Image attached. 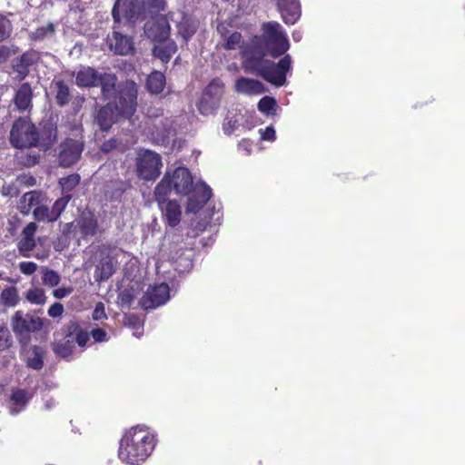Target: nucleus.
I'll return each mask as SVG.
<instances>
[{
  "instance_id": "obj_1",
  "label": "nucleus",
  "mask_w": 465,
  "mask_h": 465,
  "mask_svg": "<svg viewBox=\"0 0 465 465\" xmlns=\"http://www.w3.org/2000/svg\"><path fill=\"white\" fill-rule=\"evenodd\" d=\"M289 48L287 35L279 23L263 24L262 35L242 46V66L247 72L260 75L272 84L282 86L286 83L287 73L292 69L291 56L286 54L277 64L264 57L267 54L277 57Z\"/></svg>"
},
{
  "instance_id": "obj_2",
  "label": "nucleus",
  "mask_w": 465,
  "mask_h": 465,
  "mask_svg": "<svg viewBox=\"0 0 465 465\" xmlns=\"http://www.w3.org/2000/svg\"><path fill=\"white\" fill-rule=\"evenodd\" d=\"M172 190L178 195H187L193 190L187 202L188 213L199 212L212 197V190L205 183L199 182L193 186L192 174L185 167L165 173L154 191L156 201L161 203Z\"/></svg>"
},
{
  "instance_id": "obj_3",
  "label": "nucleus",
  "mask_w": 465,
  "mask_h": 465,
  "mask_svg": "<svg viewBox=\"0 0 465 465\" xmlns=\"http://www.w3.org/2000/svg\"><path fill=\"white\" fill-rule=\"evenodd\" d=\"M156 445V435L144 425L127 430L120 442L118 457L126 465H141L152 454Z\"/></svg>"
},
{
  "instance_id": "obj_4",
  "label": "nucleus",
  "mask_w": 465,
  "mask_h": 465,
  "mask_svg": "<svg viewBox=\"0 0 465 465\" xmlns=\"http://www.w3.org/2000/svg\"><path fill=\"white\" fill-rule=\"evenodd\" d=\"M117 102L114 105L108 104L97 114L96 120L103 131H107L119 116L130 118L137 106V84L134 81H126L119 86Z\"/></svg>"
},
{
  "instance_id": "obj_5",
  "label": "nucleus",
  "mask_w": 465,
  "mask_h": 465,
  "mask_svg": "<svg viewBox=\"0 0 465 465\" xmlns=\"http://www.w3.org/2000/svg\"><path fill=\"white\" fill-rule=\"evenodd\" d=\"M146 8L163 9V0H117L112 14L115 22H119L122 16L134 20Z\"/></svg>"
},
{
  "instance_id": "obj_6",
  "label": "nucleus",
  "mask_w": 465,
  "mask_h": 465,
  "mask_svg": "<svg viewBox=\"0 0 465 465\" xmlns=\"http://www.w3.org/2000/svg\"><path fill=\"white\" fill-rule=\"evenodd\" d=\"M37 141L35 126L27 118H19L14 123L10 132V142L15 147H32Z\"/></svg>"
},
{
  "instance_id": "obj_7",
  "label": "nucleus",
  "mask_w": 465,
  "mask_h": 465,
  "mask_svg": "<svg viewBox=\"0 0 465 465\" xmlns=\"http://www.w3.org/2000/svg\"><path fill=\"white\" fill-rule=\"evenodd\" d=\"M224 92L223 83L219 79L213 80L204 89L197 104L198 110L203 115L214 114L220 106Z\"/></svg>"
},
{
  "instance_id": "obj_8",
  "label": "nucleus",
  "mask_w": 465,
  "mask_h": 465,
  "mask_svg": "<svg viewBox=\"0 0 465 465\" xmlns=\"http://www.w3.org/2000/svg\"><path fill=\"white\" fill-rule=\"evenodd\" d=\"M97 232V222L94 215L90 212H83L74 223H66L63 232L68 237L76 239L79 242L80 237L94 236Z\"/></svg>"
},
{
  "instance_id": "obj_9",
  "label": "nucleus",
  "mask_w": 465,
  "mask_h": 465,
  "mask_svg": "<svg viewBox=\"0 0 465 465\" xmlns=\"http://www.w3.org/2000/svg\"><path fill=\"white\" fill-rule=\"evenodd\" d=\"M11 327L17 338L24 339L29 333L41 330L43 320L40 317L17 311L11 318Z\"/></svg>"
},
{
  "instance_id": "obj_10",
  "label": "nucleus",
  "mask_w": 465,
  "mask_h": 465,
  "mask_svg": "<svg viewBox=\"0 0 465 465\" xmlns=\"http://www.w3.org/2000/svg\"><path fill=\"white\" fill-rule=\"evenodd\" d=\"M162 161L158 153L144 151L139 154L137 160V172L140 178L144 180L155 179L161 172Z\"/></svg>"
},
{
  "instance_id": "obj_11",
  "label": "nucleus",
  "mask_w": 465,
  "mask_h": 465,
  "mask_svg": "<svg viewBox=\"0 0 465 465\" xmlns=\"http://www.w3.org/2000/svg\"><path fill=\"white\" fill-rule=\"evenodd\" d=\"M170 299V288L166 283L150 286L141 299L140 304L145 309H154L163 305Z\"/></svg>"
},
{
  "instance_id": "obj_12",
  "label": "nucleus",
  "mask_w": 465,
  "mask_h": 465,
  "mask_svg": "<svg viewBox=\"0 0 465 465\" xmlns=\"http://www.w3.org/2000/svg\"><path fill=\"white\" fill-rule=\"evenodd\" d=\"M170 26L163 15H156L144 25V34L151 40L161 43L168 39Z\"/></svg>"
},
{
  "instance_id": "obj_13",
  "label": "nucleus",
  "mask_w": 465,
  "mask_h": 465,
  "mask_svg": "<svg viewBox=\"0 0 465 465\" xmlns=\"http://www.w3.org/2000/svg\"><path fill=\"white\" fill-rule=\"evenodd\" d=\"M84 144L78 140L67 139L61 144L59 163L64 167L75 163L83 152Z\"/></svg>"
},
{
  "instance_id": "obj_14",
  "label": "nucleus",
  "mask_w": 465,
  "mask_h": 465,
  "mask_svg": "<svg viewBox=\"0 0 465 465\" xmlns=\"http://www.w3.org/2000/svg\"><path fill=\"white\" fill-rule=\"evenodd\" d=\"M107 45L111 51L119 55H128L134 49L133 39L116 31L107 36Z\"/></svg>"
},
{
  "instance_id": "obj_15",
  "label": "nucleus",
  "mask_w": 465,
  "mask_h": 465,
  "mask_svg": "<svg viewBox=\"0 0 465 465\" xmlns=\"http://www.w3.org/2000/svg\"><path fill=\"white\" fill-rule=\"evenodd\" d=\"M277 7L285 24L293 25L301 15V5L298 0H278Z\"/></svg>"
},
{
  "instance_id": "obj_16",
  "label": "nucleus",
  "mask_w": 465,
  "mask_h": 465,
  "mask_svg": "<svg viewBox=\"0 0 465 465\" xmlns=\"http://www.w3.org/2000/svg\"><path fill=\"white\" fill-rule=\"evenodd\" d=\"M114 272V264L113 259L109 256L107 250H101L94 275L95 281L102 282L107 280Z\"/></svg>"
},
{
  "instance_id": "obj_17",
  "label": "nucleus",
  "mask_w": 465,
  "mask_h": 465,
  "mask_svg": "<svg viewBox=\"0 0 465 465\" xmlns=\"http://www.w3.org/2000/svg\"><path fill=\"white\" fill-rule=\"evenodd\" d=\"M37 226L35 223H28L23 230L22 238L18 242L17 248L19 253L24 257H30V252L35 247V234Z\"/></svg>"
},
{
  "instance_id": "obj_18",
  "label": "nucleus",
  "mask_w": 465,
  "mask_h": 465,
  "mask_svg": "<svg viewBox=\"0 0 465 465\" xmlns=\"http://www.w3.org/2000/svg\"><path fill=\"white\" fill-rule=\"evenodd\" d=\"M163 218L168 225L174 227L179 224L182 216L181 206L175 200L166 201L165 198L158 203Z\"/></svg>"
},
{
  "instance_id": "obj_19",
  "label": "nucleus",
  "mask_w": 465,
  "mask_h": 465,
  "mask_svg": "<svg viewBox=\"0 0 465 465\" xmlns=\"http://www.w3.org/2000/svg\"><path fill=\"white\" fill-rule=\"evenodd\" d=\"M234 90L238 94L245 95H258L263 94L265 91L263 84L259 80L247 77L236 79Z\"/></svg>"
},
{
  "instance_id": "obj_20",
  "label": "nucleus",
  "mask_w": 465,
  "mask_h": 465,
  "mask_svg": "<svg viewBox=\"0 0 465 465\" xmlns=\"http://www.w3.org/2000/svg\"><path fill=\"white\" fill-rule=\"evenodd\" d=\"M45 350L40 346H30L25 350V360L26 366L40 370L44 366Z\"/></svg>"
},
{
  "instance_id": "obj_21",
  "label": "nucleus",
  "mask_w": 465,
  "mask_h": 465,
  "mask_svg": "<svg viewBox=\"0 0 465 465\" xmlns=\"http://www.w3.org/2000/svg\"><path fill=\"white\" fill-rule=\"evenodd\" d=\"M172 20L177 22L178 34L185 41L190 39L196 31L195 22L183 13L176 14V18H172Z\"/></svg>"
},
{
  "instance_id": "obj_22",
  "label": "nucleus",
  "mask_w": 465,
  "mask_h": 465,
  "mask_svg": "<svg viewBox=\"0 0 465 465\" xmlns=\"http://www.w3.org/2000/svg\"><path fill=\"white\" fill-rule=\"evenodd\" d=\"M100 75L92 67H83L76 73L75 83L81 87L95 86L98 84Z\"/></svg>"
},
{
  "instance_id": "obj_23",
  "label": "nucleus",
  "mask_w": 465,
  "mask_h": 465,
  "mask_svg": "<svg viewBox=\"0 0 465 465\" xmlns=\"http://www.w3.org/2000/svg\"><path fill=\"white\" fill-rule=\"evenodd\" d=\"M45 201V196L37 191L25 193L20 201L19 209L22 213L28 214L30 212Z\"/></svg>"
},
{
  "instance_id": "obj_24",
  "label": "nucleus",
  "mask_w": 465,
  "mask_h": 465,
  "mask_svg": "<svg viewBox=\"0 0 465 465\" xmlns=\"http://www.w3.org/2000/svg\"><path fill=\"white\" fill-rule=\"evenodd\" d=\"M74 348V335H70L67 330L65 331V336L62 339L55 338L54 344V351L56 355L62 358L69 357Z\"/></svg>"
},
{
  "instance_id": "obj_25",
  "label": "nucleus",
  "mask_w": 465,
  "mask_h": 465,
  "mask_svg": "<svg viewBox=\"0 0 465 465\" xmlns=\"http://www.w3.org/2000/svg\"><path fill=\"white\" fill-rule=\"evenodd\" d=\"M177 46L175 43L172 40H165L161 43H158L153 47V54L155 57L159 58L163 63H167L173 56V54L176 52Z\"/></svg>"
},
{
  "instance_id": "obj_26",
  "label": "nucleus",
  "mask_w": 465,
  "mask_h": 465,
  "mask_svg": "<svg viewBox=\"0 0 465 465\" xmlns=\"http://www.w3.org/2000/svg\"><path fill=\"white\" fill-rule=\"evenodd\" d=\"M15 104L20 111H25L31 106L32 104V89L28 84H23L16 91Z\"/></svg>"
},
{
  "instance_id": "obj_27",
  "label": "nucleus",
  "mask_w": 465,
  "mask_h": 465,
  "mask_svg": "<svg viewBox=\"0 0 465 465\" xmlns=\"http://www.w3.org/2000/svg\"><path fill=\"white\" fill-rule=\"evenodd\" d=\"M31 395L25 390L17 389L13 391L10 400L11 414L19 413L30 400Z\"/></svg>"
},
{
  "instance_id": "obj_28",
  "label": "nucleus",
  "mask_w": 465,
  "mask_h": 465,
  "mask_svg": "<svg viewBox=\"0 0 465 465\" xmlns=\"http://www.w3.org/2000/svg\"><path fill=\"white\" fill-rule=\"evenodd\" d=\"M20 301L18 290L15 286L5 288L0 293V304L7 307H15Z\"/></svg>"
},
{
  "instance_id": "obj_29",
  "label": "nucleus",
  "mask_w": 465,
  "mask_h": 465,
  "mask_svg": "<svg viewBox=\"0 0 465 465\" xmlns=\"http://www.w3.org/2000/svg\"><path fill=\"white\" fill-rule=\"evenodd\" d=\"M147 89L152 94H159L165 85V76L158 71L153 72L147 78Z\"/></svg>"
},
{
  "instance_id": "obj_30",
  "label": "nucleus",
  "mask_w": 465,
  "mask_h": 465,
  "mask_svg": "<svg viewBox=\"0 0 465 465\" xmlns=\"http://www.w3.org/2000/svg\"><path fill=\"white\" fill-rule=\"evenodd\" d=\"M116 81V76L113 74L100 75L98 84H101L102 93L105 98H110L114 94Z\"/></svg>"
},
{
  "instance_id": "obj_31",
  "label": "nucleus",
  "mask_w": 465,
  "mask_h": 465,
  "mask_svg": "<svg viewBox=\"0 0 465 465\" xmlns=\"http://www.w3.org/2000/svg\"><path fill=\"white\" fill-rule=\"evenodd\" d=\"M242 115L236 111H229L223 124V130L226 134H232L240 125Z\"/></svg>"
},
{
  "instance_id": "obj_32",
  "label": "nucleus",
  "mask_w": 465,
  "mask_h": 465,
  "mask_svg": "<svg viewBox=\"0 0 465 465\" xmlns=\"http://www.w3.org/2000/svg\"><path fill=\"white\" fill-rule=\"evenodd\" d=\"M66 328L70 335H74V344L77 343L80 347H84L89 341L88 333L80 329L75 322L69 323Z\"/></svg>"
},
{
  "instance_id": "obj_33",
  "label": "nucleus",
  "mask_w": 465,
  "mask_h": 465,
  "mask_svg": "<svg viewBox=\"0 0 465 465\" xmlns=\"http://www.w3.org/2000/svg\"><path fill=\"white\" fill-rule=\"evenodd\" d=\"M258 109L265 115H273L279 109V105L274 98L264 96L259 101Z\"/></svg>"
},
{
  "instance_id": "obj_34",
  "label": "nucleus",
  "mask_w": 465,
  "mask_h": 465,
  "mask_svg": "<svg viewBox=\"0 0 465 465\" xmlns=\"http://www.w3.org/2000/svg\"><path fill=\"white\" fill-rule=\"evenodd\" d=\"M80 182V176L76 173L63 177L59 180V184L62 189L64 195L69 194V193L78 185Z\"/></svg>"
},
{
  "instance_id": "obj_35",
  "label": "nucleus",
  "mask_w": 465,
  "mask_h": 465,
  "mask_svg": "<svg viewBox=\"0 0 465 465\" xmlns=\"http://www.w3.org/2000/svg\"><path fill=\"white\" fill-rule=\"evenodd\" d=\"M56 87V101L61 106L66 104L69 102L70 93L69 87L63 82L57 81L55 83Z\"/></svg>"
},
{
  "instance_id": "obj_36",
  "label": "nucleus",
  "mask_w": 465,
  "mask_h": 465,
  "mask_svg": "<svg viewBox=\"0 0 465 465\" xmlns=\"http://www.w3.org/2000/svg\"><path fill=\"white\" fill-rule=\"evenodd\" d=\"M26 300L33 304L41 305L46 301L45 291L40 288H33L27 291Z\"/></svg>"
},
{
  "instance_id": "obj_37",
  "label": "nucleus",
  "mask_w": 465,
  "mask_h": 465,
  "mask_svg": "<svg viewBox=\"0 0 465 465\" xmlns=\"http://www.w3.org/2000/svg\"><path fill=\"white\" fill-rule=\"evenodd\" d=\"M33 214L37 221L54 222L52 212L45 204L44 201L33 210Z\"/></svg>"
},
{
  "instance_id": "obj_38",
  "label": "nucleus",
  "mask_w": 465,
  "mask_h": 465,
  "mask_svg": "<svg viewBox=\"0 0 465 465\" xmlns=\"http://www.w3.org/2000/svg\"><path fill=\"white\" fill-rule=\"evenodd\" d=\"M71 200V195L66 194L63 195L60 199L56 200L53 205V208L51 210L52 212V218L57 220V218L60 216L64 209L66 207L67 203Z\"/></svg>"
},
{
  "instance_id": "obj_39",
  "label": "nucleus",
  "mask_w": 465,
  "mask_h": 465,
  "mask_svg": "<svg viewBox=\"0 0 465 465\" xmlns=\"http://www.w3.org/2000/svg\"><path fill=\"white\" fill-rule=\"evenodd\" d=\"M60 282V275L54 270L48 268L43 269V283L45 285L54 287Z\"/></svg>"
},
{
  "instance_id": "obj_40",
  "label": "nucleus",
  "mask_w": 465,
  "mask_h": 465,
  "mask_svg": "<svg viewBox=\"0 0 465 465\" xmlns=\"http://www.w3.org/2000/svg\"><path fill=\"white\" fill-rule=\"evenodd\" d=\"M12 345L10 331L5 323H0V351L7 350Z\"/></svg>"
},
{
  "instance_id": "obj_41",
  "label": "nucleus",
  "mask_w": 465,
  "mask_h": 465,
  "mask_svg": "<svg viewBox=\"0 0 465 465\" xmlns=\"http://www.w3.org/2000/svg\"><path fill=\"white\" fill-rule=\"evenodd\" d=\"M54 34V26L52 24H49L45 26H42L37 28L35 31L31 33V37L34 40H43L45 38H48L52 36Z\"/></svg>"
},
{
  "instance_id": "obj_42",
  "label": "nucleus",
  "mask_w": 465,
  "mask_h": 465,
  "mask_svg": "<svg viewBox=\"0 0 465 465\" xmlns=\"http://www.w3.org/2000/svg\"><path fill=\"white\" fill-rule=\"evenodd\" d=\"M12 31L11 22L4 15H0V42L6 39Z\"/></svg>"
},
{
  "instance_id": "obj_43",
  "label": "nucleus",
  "mask_w": 465,
  "mask_h": 465,
  "mask_svg": "<svg viewBox=\"0 0 465 465\" xmlns=\"http://www.w3.org/2000/svg\"><path fill=\"white\" fill-rule=\"evenodd\" d=\"M242 43V35L241 34L235 32L232 33L226 40L224 44V48L227 50H235L236 48L241 46Z\"/></svg>"
},
{
  "instance_id": "obj_44",
  "label": "nucleus",
  "mask_w": 465,
  "mask_h": 465,
  "mask_svg": "<svg viewBox=\"0 0 465 465\" xmlns=\"http://www.w3.org/2000/svg\"><path fill=\"white\" fill-rule=\"evenodd\" d=\"M18 267L25 275H32L38 268L37 264L34 262H21Z\"/></svg>"
},
{
  "instance_id": "obj_45",
  "label": "nucleus",
  "mask_w": 465,
  "mask_h": 465,
  "mask_svg": "<svg viewBox=\"0 0 465 465\" xmlns=\"http://www.w3.org/2000/svg\"><path fill=\"white\" fill-rule=\"evenodd\" d=\"M261 139L262 141L273 142L276 139L275 130L272 126H268L264 130H260Z\"/></svg>"
},
{
  "instance_id": "obj_46",
  "label": "nucleus",
  "mask_w": 465,
  "mask_h": 465,
  "mask_svg": "<svg viewBox=\"0 0 465 465\" xmlns=\"http://www.w3.org/2000/svg\"><path fill=\"white\" fill-rule=\"evenodd\" d=\"M93 319L94 321H101V320L106 319L104 304L103 302H98L95 305V308L93 312Z\"/></svg>"
},
{
  "instance_id": "obj_47",
  "label": "nucleus",
  "mask_w": 465,
  "mask_h": 465,
  "mask_svg": "<svg viewBox=\"0 0 465 465\" xmlns=\"http://www.w3.org/2000/svg\"><path fill=\"white\" fill-rule=\"evenodd\" d=\"M73 291H74V289L71 286H67V287L63 286V287L55 289L53 292V295L56 299H63V298L70 295L73 292Z\"/></svg>"
},
{
  "instance_id": "obj_48",
  "label": "nucleus",
  "mask_w": 465,
  "mask_h": 465,
  "mask_svg": "<svg viewBox=\"0 0 465 465\" xmlns=\"http://www.w3.org/2000/svg\"><path fill=\"white\" fill-rule=\"evenodd\" d=\"M64 312V306L60 302L54 303L48 310V315L52 318L60 317Z\"/></svg>"
},
{
  "instance_id": "obj_49",
  "label": "nucleus",
  "mask_w": 465,
  "mask_h": 465,
  "mask_svg": "<svg viewBox=\"0 0 465 465\" xmlns=\"http://www.w3.org/2000/svg\"><path fill=\"white\" fill-rule=\"evenodd\" d=\"M91 335L96 342L107 341V334L103 329H94Z\"/></svg>"
},
{
  "instance_id": "obj_50",
  "label": "nucleus",
  "mask_w": 465,
  "mask_h": 465,
  "mask_svg": "<svg viewBox=\"0 0 465 465\" xmlns=\"http://www.w3.org/2000/svg\"><path fill=\"white\" fill-rule=\"evenodd\" d=\"M252 146L253 143L252 141L248 139H242L238 144V149L244 152L246 154H250L252 153Z\"/></svg>"
},
{
  "instance_id": "obj_51",
  "label": "nucleus",
  "mask_w": 465,
  "mask_h": 465,
  "mask_svg": "<svg viewBox=\"0 0 465 465\" xmlns=\"http://www.w3.org/2000/svg\"><path fill=\"white\" fill-rule=\"evenodd\" d=\"M158 124H163V130H160L158 131V137H157V140L158 142H164L165 140V137L167 136V134H169V131H170V126L163 124V119H160L158 121Z\"/></svg>"
},
{
  "instance_id": "obj_52",
  "label": "nucleus",
  "mask_w": 465,
  "mask_h": 465,
  "mask_svg": "<svg viewBox=\"0 0 465 465\" xmlns=\"http://www.w3.org/2000/svg\"><path fill=\"white\" fill-rule=\"evenodd\" d=\"M15 70L17 72L21 78H24L28 74V68L26 64H24L20 61L15 64Z\"/></svg>"
},
{
  "instance_id": "obj_53",
  "label": "nucleus",
  "mask_w": 465,
  "mask_h": 465,
  "mask_svg": "<svg viewBox=\"0 0 465 465\" xmlns=\"http://www.w3.org/2000/svg\"><path fill=\"white\" fill-rule=\"evenodd\" d=\"M35 59V54H25L21 56L19 61L22 62L24 64H26V66L28 67L29 65H31L34 63Z\"/></svg>"
},
{
  "instance_id": "obj_54",
  "label": "nucleus",
  "mask_w": 465,
  "mask_h": 465,
  "mask_svg": "<svg viewBox=\"0 0 465 465\" xmlns=\"http://www.w3.org/2000/svg\"><path fill=\"white\" fill-rule=\"evenodd\" d=\"M116 146L117 141L115 139H112L102 145V150L104 152H109L110 150L116 148Z\"/></svg>"
},
{
  "instance_id": "obj_55",
  "label": "nucleus",
  "mask_w": 465,
  "mask_h": 465,
  "mask_svg": "<svg viewBox=\"0 0 465 465\" xmlns=\"http://www.w3.org/2000/svg\"><path fill=\"white\" fill-rule=\"evenodd\" d=\"M121 302L123 305L130 306L132 302V297L129 294L123 292L121 294Z\"/></svg>"
},
{
  "instance_id": "obj_56",
  "label": "nucleus",
  "mask_w": 465,
  "mask_h": 465,
  "mask_svg": "<svg viewBox=\"0 0 465 465\" xmlns=\"http://www.w3.org/2000/svg\"><path fill=\"white\" fill-rule=\"evenodd\" d=\"M8 56V50L4 47L0 46V62L5 61Z\"/></svg>"
},
{
  "instance_id": "obj_57",
  "label": "nucleus",
  "mask_w": 465,
  "mask_h": 465,
  "mask_svg": "<svg viewBox=\"0 0 465 465\" xmlns=\"http://www.w3.org/2000/svg\"><path fill=\"white\" fill-rule=\"evenodd\" d=\"M292 37H293V40L296 41V42H299L302 38V35L300 32H293L292 34Z\"/></svg>"
},
{
  "instance_id": "obj_58",
  "label": "nucleus",
  "mask_w": 465,
  "mask_h": 465,
  "mask_svg": "<svg viewBox=\"0 0 465 465\" xmlns=\"http://www.w3.org/2000/svg\"><path fill=\"white\" fill-rule=\"evenodd\" d=\"M132 320H134V323L135 322H138V321H139V320H138V318H136V317H134V316H132V317H130V318H129V321H130V322H131Z\"/></svg>"
},
{
  "instance_id": "obj_59",
  "label": "nucleus",
  "mask_w": 465,
  "mask_h": 465,
  "mask_svg": "<svg viewBox=\"0 0 465 465\" xmlns=\"http://www.w3.org/2000/svg\"><path fill=\"white\" fill-rule=\"evenodd\" d=\"M191 264H192V263H191V261L187 260V264H186V266H187V267H189V266H191Z\"/></svg>"
},
{
  "instance_id": "obj_60",
  "label": "nucleus",
  "mask_w": 465,
  "mask_h": 465,
  "mask_svg": "<svg viewBox=\"0 0 465 465\" xmlns=\"http://www.w3.org/2000/svg\"><path fill=\"white\" fill-rule=\"evenodd\" d=\"M134 336H137V337H139V335H140V332H139V333H138V332H135V333H134Z\"/></svg>"
},
{
  "instance_id": "obj_61",
  "label": "nucleus",
  "mask_w": 465,
  "mask_h": 465,
  "mask_svg": "<svg viewBox=\"0 0 465 465\" xmlns=\"http://www.w3.org/2000/svg\"><path fill=\"white\" fill-rule=\"evenodd\" d=\"M29 180L32 182H35V178H33V177H30Z\"/></svg>"
}]
</instances>
